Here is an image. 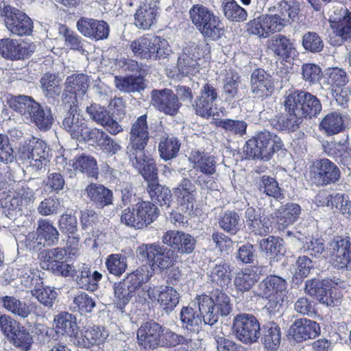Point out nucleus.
<instances>
[{"instance_id":"f257e3e1","label":"nucleus","mask_w":351,"mask_h":351,"mask_svg":"<svg viewBox=\"0 0 351 351\" xmlns=\"http://www.w3.org/2000/svg\"><path fill=\"white\" fill-rule=\"evenodd\" d=\"M148 140L147 116L144 114L138 117L131 126L128 153L133 166L139 171L143 177L152 180L156 176V165L153 158L145 151Z\"/></svg>"},{"instance_id":"f03ea898","label":"nucleus","mask_w":351,"mask_h":351,"mask_svg":"<svg viewBox=\"0 0 351 351\" xmlns=\"http://www.w3.org/2000/svg\"><path fill=\"white\" fill-rule=\"evenodd\" d=\"M193 305L202 313L204 324L210 326L217 322L219 315L227 316L232 311L230 298L218 289L213 291L210 295L202 294L197 296Z\"/></svg>"},{"instance_id":"7ed1b4c3","label":"nucleus","mask_w":351,"mask_h":351,"mask_svg":"<svg viewBox=\"0 0 351 351\" xmlns=\"http://www.w3.org/2000/svg\"><path fill=\"white\" fill-rule=\"evenodd\" d=\"M189 15L193 24L204 37L215 40L223 34V25L219 17L206 6L193 5Z\"/></svg>"},{"instance_id":"20e7f679","label":"nucleus","mask_w":351,"mask_h":351,"mask_svg":"<svg viewBox=\"0 0 351 351\" xmlns=\"http://www.w3.org/2000/svg\"><path fill=\"white\" fill-rule=\"evenodd\" d=\"M299 3L294 1L282 0L273 5H266L264 17L268 22L271 31L281 32L298 16Z\"/></svg>"},{"instance_id":"39448f33","label":"nucleus","mask_w":351,"mask_h":351,"mask_svg":"<svg viewBox=\"0 0 351 351\" xmlns=\"http://www.w3.org/2000/svg\"><path fill=\"white\" fill-rule=\"evenodd\" d=\"M137 252L147 261L153 270L158 269L163 271L174 266L173 252L167 251L164 246L158 244H143L138 247Z\"/></svg>"},{"instance_id":"423d86ee","label":"nucleus","mask_w":351,"mask_h":351,"mask_svg":"<svg viewBox=\"0 0 351 351\" xmlns=\"http://www.w3.org/2000/svg\"><path fill=\"white\" fill-rule=\"evenodd\" d=\"M261 294L268 300L265 307L270 312L278 311L287 293L286 281L277 276L267 277L260 285Z\"/></svg>"},{"instance_id":"0eeeda50","label":"nucleus","mask_w":351,"mask_h":351,"mask_svg":"<svg viewBox=\"0 0 351 351\" xmlns=\"http://www.w3.org/2000/svg\"><path fill=\"white\" fill-rule=\"evenodd\" d=\"M333 284L337 285V282L328 279L322 281L308 280L306 282L305 291L315 297L320 303L328 306H335L340 304L341 294L335 287H332Z\"/></svg>"},{"instance_id":"6e6552de","label":"nucleus","mask_w":351,"mask_h":351,"mask_svg":"<svg viewBox=\"0 0 351 351\" xmlns=\"http://www.w3.org/2000/svg\"><path fill=\"white\" fill-rule=\"evenodd\" d=\"M8 31L12 34L23 36L32 34L34 28L32 20L23 11L9 5H4L1 12Z\"/></svg>"},{"instance_id":"1a4fd4ad","label":"nucleus","mask_w":351,"mask_h":351,"mask_svg":"<svg viewBox=\"0 0 351 351\" xmlns=\"http://www.w3.org/2000/svg\"><path fill=\"white\" fill-rule=\"evenodd\" d=\"M286 97L291 108H295L302 118L315 117L322 110V104L317 97L310 93L296 90L289 93Z\"/></svg>"},{"instance_id":"9d476101","label":"nucleus","mask_w":351,"mask_h":351,"mask_svg":"<svg viewBox=\"0 0 351 351\" xmlns=\"http://www.w3.org/2000/svg\"><path fill=\"white\" fill-rule=\"evenodd\" d=\"M66 255V250L60 247L44 251L39 255L41 267L64 277L73 276L75 274V267L64 263Z\"/></svg>"},{"instance_id":"9b49d317","label":"nucleus","mask_w":351,"mask_h":351,"mask_svg":"<svg viewBox=\"0 0 351 351\" xmlns=\"http://www.w3.org/2000/svg\"><path fill=\"white\" fill-rule=\"evenodd\" d=\"M261 327L252 315L239 314L233 321L232 330L237 338L246 344L255 343L260 337Z\"/></svg>"},{"instance_id":"f8f14e48","label":"nucleus","mask_w":351,"mask_h":351,"mask_svg":"<svg viewBox=\"0 0 351 351\" xmlns=\"http://www.w3.org/2000/svg\"><path fill=\"white\" fill-rule=\"evenodd\" d=\"M326 253L335 267L351 269V242L349 239L335 237L328 243Z\"/></svg>"},{"instance_id":"ddd939ff","label":"nucleus","mask_w":351,"mask_h":351,"mask_svg":"<svg viewBox=\"0 0 351 351\" xmlns=\"http://www.w3.org/2000/svg\"><path fill=\"white\" fill-rule=\"evenodd\" d=\"M62 126L71 136L77 140L90 141L97 128H88L83 115L75 107L71 108L62 122Z\"/></svg>"},{"instance_id":"4468645a","label":"nucleus","mask_w":351,"mask_h":351,"mask_svg":"<svg viewBox=\"0 0 351 351\" xmlns=\"http://www.w3.org/2000/svg\"><path fill=\"white\" fill-rule=\"evenodd\" d=\"M204 55L202 45L193 43L184 47L178 58L176 67L179 73L183 76L195 75L199 71L197 60Z\"/></svg>"},{"instance_id":"2eb2a0df","label":"nucleus","mask_w":351,"mask_h":351,"mask_svg":"<svg viewBox=\"0 0 351 351\" xmlns=\"http://www.w3.org/2000/svg\"><path fill=\"white\" fill-rule=\"evenodd\" d=\"M311 178L317 185L326 186L337 182L341 172L337 166L326 158L317 160L311 171Z\"/></svg>"},{"instance_id":"dca6fc26","label":"nucleus","mask_w":351,"mask_h":351,"mask_svg":"<svg viewBox=\"0 0 351 351\" xmlns=\"http://www.w3.org/2000/svg\"><path fill=\"white\" fill-rule=\"evenodd\" d=\"M161 239L165 245L182 254L192 253L196 245V240L193 236L179 230L167 231Z\"/></svg>"},{"instance_id":"f3484780","label":"nucleus","mask_w":351,"mask_h":351,"mask_svg":"<svg viewBox=\"0 0 351 351\" xmlns=\"http://www.w3.org/2000/svg\"><path fill=\"white\" fill-rule=\"evenodd\" d=\"M261 143L262 149L254 152V156H261V159L267 160L277 151L281 149L282 143L280 137L276 134L268 131L258 133L255 137L251 138L248 143L252 148H256V143Z\"/></svg>"},{"instance_id":"a211bd4d","label":"nucleus","mask_w":351,"mask_h":351,"mask_svg":"<svg viewBox=\"0 0 351 351\" xmlns=\"http://www.w3.org/2000/svg\"><path fill=\"white\" fill-rule=\"evenodd\" d=\"M36 50L34 43H27L11 38L0 40V53L8 60L25 59L31 56Z\"/></svg>"},{"instance_id":"6ab92c4d","label":"nucleus","mask_w":351,"mask_h":351,"mask_svg":"<svg viewBox=\"0 0 351 351\" xmlns=\"http://www.w3.org/2000/svg\"><path fill=\"white\" fill-rule=\"evenodd\" d=\"M152 104L160 112L171 116L176 114L181 106L177 95L167 88L152 90Z\"/></svg>"},{"instance_id":"aec40b11","label":"nucleus","mask_w":351,"mask_h":351,"mask_svg":"<svg viewBox=\"0 0 351 351\" xmlns=\"http://www.w3.org/2000/svg\"><path fill=\"white\" fill-rule=\"evenodd\" d=\"M329 22L336 35L342 40H351V12L346 8H335L330 15Z\"/></svg>"},{"instance_id":"412c9836","label":"nucleus","mask_w":351,"mask_h":351,"mask_svg":"<svg viewBox=\"0 0 351 351\" xmlns=\"http://www.w3.org/2000/svg\"><path fill=\"white\" fill-rule=\"evenodd\" d=\"M274 88L272 77L261 69H255L250 77V93L255 98L263 99L271 94Z\"/></svg>"},{"instance_id":"4be33fe9","label":"nucleus","mask_w":351,"mask_h":351,"mask_svg":"<svg viewBox=\"0 0 351 351\" xmlns=\"http://www.w3.org/2000/svg\"><path fill=\"white\" fill-rule=\"evenodd\" d=\"M77 30L85 37L97 40L107 38L109 34V27L104 21L81 17L77 21Z\"/></svg>"},{"instance_id":"5701e85b","label":"nucleus","mask_w":351,"mask_h":351,"mask_svg":"<svg viewBox=\"0 0 351 351\" xmlns=\"http://www.w3.org/2000/svg\"><path fill=\"white\" fill-rule=\"evenodd\" d=\"M173 193L181 210L192 215L195 208V186L188 178H183L173 189Z\"/></svg>"},{"instance_id":"b1692460","label":"nucleus","mask_w":351,"mask_h":351,"mask_svg":"<svg viewBox=\"0 0 351 351\" xmlns=\"http://www.w3.org/2000/svg\"><path fill=\"white\" fill-rule=\"evenodd\" d=\"M147 295L152 301L157 300L166 311H173L179 302V293L169 286L149 288L147 291Z\"/></svg>"},{"instance_id":"393cba45","label":"nucleus","mask_w":351,"mask_h":351,"mask_svg":"<svg viewBox=\"0 0 351 351\" xmlns=\"http://www.w3.org/2000/svg\"><path fill=\"white\" fill-rule=\"evenodd\" d=\"M267 45L279 60L289 62L297 56V50L293 43L286 36L276 34L267 41Z\"/></svg>"},{"instance_id":"a878e982","label":"nucleus","mask_w":351,"mask_h":351,"mask_svg":"<svg viewBox=\"0 0 351 351\" xmlns=\"http://www.w3.org/2000/svg\"><path fill=\"white\" fill-rule=\"evenodd\" d=\"M27 160L30 167L37 171L46 165L49 148L45 141L32 137L27 144Z\"/></svg>"},{"instance_id":"bb28decb","label":"nucleus","mask_w":351,"mask_h":351,"mask_svg":"<svg viewBox=\"0 0 351 351\" xmlns=\"http://www.w3.org/2000/svg\"><path fill=\"white\" fill-rule=\"evenodd\" d=\"M161 326L154 322H146L137 330L138 343L144 348L154 349L160 346Z\"/></svg>"},{"instance_id":"cd10ccee","label":"nucleus","mask_w":351,"mask_h":351,"mask_svg":"<svg viewBox=\"0 0 351 351\" xmlns=\"http://www.w3.org/2000/svg\"><path fill=\"white\" fill-rule=\"evenodd\" d=\"M326 75H328V83L335 87L332 89L333 97L339 104L343 105L348 100L347 92L341 88L348 81L346 73L338 67L328 68L326 70Z\"/></svg>"},{"instance_id":"c85d7f7f","label":"nucleus","mask_w":351,"mask_h":351,"mask_svg":"<svg viewBox=\"0 0 351 351\" xmlns=\"http://www.w3.org/2000/svg\"><path fill=\"white\" fill-rule=\"evenodd\" d=\"M324 152L329 156L339 159V162L347 166H351V149L349 147L348 138L339 142L332 141L323 143Z\"/></svg>"},{"instance_id":"c756f323","label":"nucleus","mask_w":351,"mask_h":351,"mask_svg":"<svg viewBox=\"0 0 351 351\" xmlns=\"http://www.w3.org/2000/svg\"><path fill=\"white\" fill-rule=\"evenodd\" d=\"M108 336L107 331L99 326H89L82 330L74 343L82 348H90L103 343Z\"/></svg>"},{"instance_id":"7c9ffc66","label":"nucleus","mask_w":351,"mask_h":351,"mask_svg":"<svg viewBox=\"0 0 351 351\" xmlns=\"http://www.w3.org/2000/svg\"><path fill=\"white\" fill-rule=\"evenodd\" d=\"M291 328L293 337L298 341L315 339L321 332L318 323L306 318L295 320Z\"/></svg>"},{"instance_id":"2f4dec72","label":"nucleus","mask_w":351,"mask_h":351,"mask_svg":"<svg viewBox=\"0 0 351 351\" xmlns=\"http://www.w3.org/2000/svg\"><path fill=\"white\" fill-rule=\"evenodd\" d=\"M300 213L301 208L298 204L288 203L281 206L274 214L278 228L284 230L292 225L298 219Z\"/></svg>"},{"instance_id":"473e14b6","label":"nucleus","mask_w":351,"mask_h":351,"mask_svg":"<svg viewBox=\"0 0 351 351\" xmlns=\"http://www.w3.org/2000/svg\"><path fill=\"white\" fill-rule=\"evenodd\" d=\"M289 101L285 97L284 106L287 114L285 116H279L274 120V127L278 130H287L289 132L295 131L298 129L302 123L303 119L301 116L298 115L295 108H291L292 105L289 106Z\"/></svg>"},{"instance_id":"72a5a7b5","label":"nucleus","mask_w":351,"mask_h":351,"mask_svg":"<svg viewBox=\"0 0 351 351\" xmlns=\"http://www.w3.org/2000/svg\"><path fill=\"white\" fill-rule=\"evenodd\" d=\"M53 326L57 333L74 337L76 341L78 335V326L76 318L67 312H62L54 317Z\"/></svg>"},{"instance_id":"f704fd0d","label":"nucleus","mask_w":351,"mask_h":351,"mask_svg":"<svg viewBox=\"0 0 351 351\" xmlns=\"http://www.w3.org/2000/svg\"><path fill=\"white\" fill-rule=\"evenodd\" d=\"M158 8L156 2L141 5L134 15V24L141 29H149L156 22Z\"/></svg>"},{"instance_id":"c9c22d12","label":"nucleus","mask_w":351,"mask_h":351,"mask_svg":"<svg viewBox=\"0 0 351 351\" xmlns=\"http://www.w3.org/2000/svg\"><path fill=\"white\" fill-rule=\"evenodd\" d=\"M189 161L193 164L194 169L204 175L211 176L216 172L217 162L213 156L204 152L193 149L189 158Z\"/></svg>"},{"instance_id":"e433bc0d","label":"nucleus","mask_w":351,"mask_h":351,"mask_svg":"<svg viewBox=\"0 0 351 351\" xmlns=\"http://www.w3.org/2000/svg\"><path fill=\"white\" fill-rule=\"evenodd\" d=\"M208 275L209 280L221 289L227 287L231 281L230 265L224 261L211 265Z\"/></svg>"},{"instance_id":"4c0bfd02","label":"nucleus","mask_w":351,"mask_h":351,"mask_svg":"<svg viewBox=\"0 0 351 351\" xmlns=\"http://www.w3.org/2000/svg\"><path fill=\"white\" fill-rule=\"evenodd\" d=\"M69 165L75 171L86 174L87 176L97 179L99 170L96 160L91 156L81 154L73 160H69Z\"/></svg>"},{"instance_id":"58836bf2","label":"nucleus","mask_w":351,"mask_h":351,"mask_svg":"<svg viewBox=\"0 0 351 351\" xmlns=\"http://www.w3.org/2000/svg\"><path fill=\"white\" fill-rule=\"evenodd\" d=\"M84 195L100 207L112 204V192L101 184L92 183L88 185Z\"/></svg>"},{"instance_id":"ea45409f","label":"nucleus","mask_w":351,"mask_h":351,"mask_svg":"<svg viewBox=\"0 0 351 351\" xmlns=\"http://www.w3.org/2000/svg\"><path fill=\"white\" fill-rule=\"evenodd\" d=\"M180 317L188 331L197 333L201 329L204 317L201 311L199 313L191 306L184 307L180 312Z\"/></svg>"},{"instance_id":"a19ab883","label":"nucleus","mask_w":351,"mask_h":351,"mask_svg":"<svg viewBox=\"0 0 351 351\" xmlns=\"http://www.w3.org/2000/svg\"><path fill=\"white\" fill-rule=\"evenodd\" d=\"M156 178L152 180H147L152 181L149 183L147 186V191L152 198V201L158 203L160 206H165L169 208L171 202V191L165 186H162L154 180Z\"/></svg>"},{"instance_id":"79ce46f5","label":"nucleus","mask_w":351,"mask_h":351,"mask_svg":"<svg viewBox=\"0 0 351 351\" xmlns=\"http://www.w3.org/2000/svg\"><path fill=\"white\" fill-rule=\"evenodd\" d=\"M29 117L31 121L42 130H49L53 122L51 109L42 107L38 102L34 104Z\"/></svg>"},{"instance_id":"37998d69","label":"nucleus","mask_w":351,"mask_h":351,"mask_svg":"<svg viewBox=\"0 0 351 351\" xmlns=\"http://www.w3.org/2000/svg\"><path fill=\"white\" fill-rule=\"evenodd\" d=\"M64 86L67 92L84 95L90 86V78L84 73L72 74L66 77Z\"/></svg>"},{"instance_id":"c03bdc74","label":"nucleus","mask_w":351,"mask_h":351,"mask_svg":"<svg viewBox=\"0 0 351 351\" xmlns=\"http://www.w3.org/2000/svg\"><path fill=\"white\" fill-rule=\"evenodd\" d=\"M319 129L328 136L339 133L343 130V120L338 112L327 114L319 123Z\"/></svg>"},{"instance_id":"a18cd8bd","label":"nucleus","mask_w":351,"mask_h":351,"mask_svg":"<svg viewBox=\"0 0 351 351\" xmlns=\"http://www.w3.org/2000/svg\"><path fill=\"white\" fill-rule=\"evenodd\" d=\"M90 141L97 143L103 152L110 155L117 154L121 149V146L118 143L98 128L94 131V134H92Z\"/></svg>"},{"instance_id":"49530a36","label":"nucleus","mask_w":351,"mask_h":351,"mask_svg":"<svg viewBox=\"0 0 351 351\" xmlns=\"http://www.w3.org/2000/svg\"><path fill=\"white\" fill-rule=\"evenodd\" d=\"M114 84L120 91L125 93L138 92L145 88V83L141 74L137 77H114Z\"/></svg>"},{"instance_id":"de8ad7c7","label":"nucleus","mask_w":351,"mask_h":351,"mask_svg":"<svg viewBox=\"0 0 351 351\" xmlns=\"http://www.w3.org/2000/svg\"><path fill=\"white\" fill-rule=\"evenodd\" d=\"M136 215L142 228L152 223L158 215L157 207L151 202H141L136 204Z\"/></svg>"},{"instance_id":"09e8293b","label":"nucleus","mask_w":351,"mask_h":351,"mask_svg":"<svg viewBox=\"0 0 351 351\" xmlns=\"http://www.w3.org/2000/svg\"><path fill=\"white\" fill-rule=\"evenodd\" d=\"M37 239L44 241L48 245H53L58 241L59 233L57 229L47 219L38 222L36 229Z\"/></svg>"},{"instance_id":"8fccbe9b","label":"nucleus","mask_w":351,"mask_h":351,"mask_svg":"<svg viewBox=\"0 0 351 351\" xmlns=\"http://www.w3.org/2000/svg\"><path fill=\"white\" fill-rule=\"evenodd\" d=\"M0 302L8 311L22 318L27 317L31 313L29 306L14 297H2L0 298Z\"/></svg>"},{"instance_id":"3c124183","label":"nucleus","mask_w":351,"mask_h":351,"mask_svg":"<svg viewBox=\"0 0 351 351\" xmlns=\"http://www.w3.org/2000/svg\"><path fill=\"white\" fill-rule=\"evenodd\" d=\"M280 328L275 323H268L265 326L263 340L267 351H276L280 344Z\"/></svg>"},{"instance_id":"603ef678","label":"nucleus","mask_w":351,"mask_h":351,"mask_svg":"<svg viewBox=\"0 0 351 351\" xmlns=\"http://www.w3.org/2000/svg\"><path fill=\"white\" fill-rule=\"evenodd\" d=\"M180 148L178 139L174 136H163L158 145L160 157L165 160L175 158Z\"/></svg>"},{"instance_id":"864d4df0","label":"nucleus","mask_w":351,"mask_h":351,"mask_svg":"<svg viewBox=\"0 0 351 351\" xmlns=\"http://www.w3.org/2000/svg\"><path fill=\"white\" fill-rule=\"evenodd\" d=\"M224 16L231 21L241 22L247 17V11L234 0H223L222 2Z\"/></svg>"},{"instance_id":"5fc2aeb1","label":"nucleus","mask_w":351,"mask_h":351,"mask_svg":"<svg viewBox=\"0 0 351 351\" xmlns=\"http://www.w3.org/2000/svg\"><path fill=\"white\" fill-rule=\"evenodd\" d=\"M224 77L222 79L223 84V92L228 99L234 98L239 90L240 84V76L233 69L225 70L223 73Z\"/></svg>"},{"instance_id":"6e6d98bb","label":"nucleus","mask_w":351,"mask_h":351,"mask_svg":"<svg viewBox=\"0 0 351 351\" xmlns=\"http://www.w3.org/2000/svg\"><path fill=\"white\" fill-rule=\"evenodd\" d=\"M245 28L250 34L259 38H267L270 33H274L263 14L250 21L246 23Z\"/></svg>"},{"instance_id":"4d7b16f0","label":"nucleus","mask_w":351,"mask_h":351,"mask_svg":"<svg viewBox=\"0 0 351 351\" xmlns=\"http://www.w3.org/2000/svg\"><path fill=\"white\" fill-rule=\"evenodd\" d=\"M152 276V272L149 273L148 267L145 265L130 274L123 281L128 285L130 291L134 293L143 283L147 282Z\"/></svg>"},{"instance_id":"13d9d810","label":"nucleus","mask_w":351,"mask_h":351,"mask_svg":"<svg viewBox=\"0 0 351 351\" xmlns=\"http://www.w3.org/2000/svg\"><path fill=\"white\" fill-rule=\"evenodd\" d=\"M40 82L45 97L55 98L60 94L61 86L56 75L47 73L41 77Z\"/></svg>"},{"instance_id":"bf43d9fd","label":"nucleus","mask_w":351,"mask_h":351,"mask_svg":"<svg viewBox=\"0 0 351 351\" xmlns=\"http://www.w3.org/2000/svg\"><path fill=\"white\" fill-rule=\"evenodd\" d=\"M8 340L15 347L24 351L29 350L33 343L32 335L25 326L21 324L8 338Z\"/></svg>"},{"instance_id":"052dcab7","label":"nucleus","mask_w":351,"mask_h":351,"mask_svg":"<svg viewBox=\"0 0 351 351\" xmlns=\"http://www.w3.org/2000/svg\"><path fill=\"white\" fill-rule=\"evenodd\" d=\"M8 102L10 108L22 115L29 117L36 101L29 96L19 95L12 97Z\"/></svg>"},{"instance_id":"680f3d73","label":"nucleus","mask_w":351,"mask_h":351,"mask_svg":"<svg viewBox=\"0 0 351 351\" xmlns=\"http://www.w3.org/2000/svg\"><path fill=\"white\" fill-rule=\"evenodd\" d=\"M258 189L261 192L269 197L277 199L283 198L282 189L276 179L272 177L262 176L259 182Z\"/></svg>"},{"instance_id":"e2e57ef3","label":"nucleus","mask_w":351,"mask_h":351,"mask_svg":"<svg viewBox=\"0 0 351 351\" xmlns=\"http://www.w3.org/2000/svg\"><path fill=\"white\" fill-rule=\"evenodd\" d=\"M95 306L96 302L94 298L86 293H81L74 297L71 308L73 311L82 315L91 313Z\"/></svg>"},{"instance_id":"0e129e2a","label":"nucleus","mask_w":351,"mask_h":351,"mask_svg":"<svg viewBox=\"0 0 351 351\" xmlns=\"http://www.w3.org/2000/svg\"><path fill=\"white\" fill-rule=\"evenodd\" d=\"M260 247L263 252L277 258L285 252L282 240L274 236L261 240Z\"/></svg>"},{"instance_id":"69168bd1","label":"nucleus","mask_w":351,"mask_h":351,"mask_svg":"<svg viewBox=\"0 0 351 351\" xmlns=\"http://www.w3.org/2000/svg\"><path fill=\"white\" fill-rule=\"evenodd\" d=\"M106 265L111 274L120 276L127 269V258L121 254H110L106 258Z\"/></svg>"},{"instance_id":"338daca9","label":"nucleus","mask_w":351,"mask_h":351,"mask_svg":"<svg viewBox=\"0 0 351 351\" xmlns=\"http://www.w3.org/2000/svg\"><path fill=\"white\" fill-rule=\"evenodd\" d=\"M257 281V274L252 271L245 269L237 274L234 285L239 291H247Z\"/></svg>"},{"instance_id":"774afa93","label":"nucleus","mask_w":351,"mask_h":351,"mask_svg":"<svg viewBox=\"0 0 351 351\" xmlns=\"http://www.w3.org/2000/svg\"><path fill=\"white\" fill-rule=\"evenodd\" d=\"M219 127L234 135L243 136L246 134L247 124L245 121L238 119H222L217 123Z\"/></svg>"}]
</instances>
